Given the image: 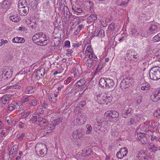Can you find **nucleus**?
I'll return each instance as SVG.
<instances>
[{"mask_svg":"<svg viewBox=\"0 0 160 160\" xmlns=\"http://www.w3.org/2000/svg\"><path fill=\"white\" fill-rule=\"evenodd\" d=\"M107 95V97L105 98V101L106 105L108 104V102H110L112 101V96L110 95H108L106 94Z\"/></svg>","mask_w":160,"mask_h":160,"instance_id":"f704fd0d","label":"nucleus"},{"mask_svg":"<svg viewBox=\"0 0 160 160\" xmlns=\"http://www.w3.org/2000/svg\"><path fill=\"white\" fill-rule=\"evenodd\" d=\"M133 112V109L131 108H129L127 109L122 111L121 115L122 117L126 118L127 117L128 114L132 113Z\"/></svg>","mask_w":160,"mask_h":160,"instance_id":"412c9836","label":"nucleus"},{"mask_svg":"<svg viewBox=\"0 0 160 160\" xmlns=\"http://www.w3.org/2000/svg\"><path fill=\"white\" fill-rule=\"evenodd\" d=\"M106 78H102L99 80V86L102 87H104L105 86Z\"/></svg>","mask_w":160,"mask_h":160,"instance_id":"2f4dec72","label":"nucleus"},{"mask_svg":"<svg viewBox=\"0 0 160 160\" xmlns=\"http://www.w3.org/2000/svg\"><path fill=\"white\" fill-rule=\"evenodd\" d=\"M13 0H4L1 5V7L5 9H7L10 6Z\"/></svg>","mask_w":160,"mask_h":160,"instance_id":"aec40b11","label":"nucleus"},{"mask_svg":"<svg viewBox=\"0 0 160 160\" xmlns=\"http://www.w3.org/2000/svg\"><path fill=\"white\" fill-rule=\"evenodd\" d=\"M158 29L157 26L154 24H152L149 27L148 33H153L156 32Z\"/></svg>","mask_w":160,"mask_h":160,"instance_id":"bb28decb","label":"nucleus"},{"mask_svg":"<svg viewBox=\"0 0 160 160\" xmlns=\"http://www.w3.org/2000/svg\"><path fill=\"white\" fill-rule=\"evenodd\" d=\"M88 55L89 57L90 58L96 59L97 58V56L95 55L93 51L91 53H88Z\"/></svg>","mask_w":160,"mask_h":160,"instance_id":"de8ad7c7","label":"nucleus"},{"mask_svg":"<svg viewBox=\"0 0 160 160\" xmlns=\"http://www.w3.org/2000/svg\"><path fill=\"white\" fill-rule=\"evenodd\" d=\"M88 4V5L84 7L83 11L85 13H92L94 11L93 3L90 1H89Z\"/></svg>","mask_w":160,"mask_h":160,"instance_id":"a211bd4d","label":"nucleus"},{"mask_svg":"<svg viewBox=\"0 0 160 160\" xmlns=\"http://www.w3.org/2000/svg\"><path fill=\"white\" fill-rule=\"evenodd\" d=\"M23 1L24 2H26L25 0H19L18 3V7L19 9L18 10V13L22 16H25L28 13L29 11V8L27 6H24L23 7H20L22 6V2Z\"/></svg>","mask_w":160,"mask_h":160,"instance_id":"39448f33","label":"nucleus"},{"mask_svg":"<svg viewBox=\"0 0 160 160\" xmlns=\"http://www.w3.org/2000/svg\"><path fill=\"white\" fill-rule=\"evenodd\" d=\"M137 157L138 159L140 160L145 159L146 158V155L145 154V152L142 151H140L139 152L138 154Z\"/></svg>","mask_w":160,"mask_h":160,"instance_id":"c85d7f7f","label":"nucleus"},{"mask_svg":"<svg viewBox=\"0 0 160 160\" xmlns=\"http://www.w3.org/2000/svg\"><path fill=\"white\" fill-rule=\"evenodd\" d=\"M134 82V79L131 77H127L124 79L120 83L121 88L123 91L125 90L127 88L132 85Z\"/></svg>","mask_w":160,"mask_h":160,"instance_id":"20e7f679","label":"nucleus"},{"mask_svg":"<svg viewBox=\"0 0 160 160\" xmlns=\"http://www.w3.org/2000/svg\"><path fill=\"white\" fill-rule=\"evenodd\" d=\"M138 115L135 114L132 118L128 120L127 121V124L128 125H130L136 123L139 120V118H138Z\"/></svg>","mask_w":160,"mask_h":160,"instance_id":"6ab92c4d","label":"nucleus"},{"mask_svg":"<svg viewBox=\"0 0 160 160\" xmlns=\"http://www.w3.org/2000/svg\"><path fill=\"white\" fill-rule=\"evenodd\" d=\"M71 79L72 78L71 77H68L67 79L64 81V84H68L71 82Z\"/></svg>","mask_w":160,"mask_h":160,"instance_id":"603ef678","label":"nucleus"},{"mask_svg":"<svg viewBox=\"0 0 160 160\" xmlns=\"http://www.w3.org/2000/svg\"><path fill=\"white\" fill-rule=\"evenodd\" d=\"M150 88V86L149 84H147L145 86H142L141 87V89L142 90H147Z\"/></svg>","mask_w":160,"mask_h":160,"instance_id":"79ce46f5","label":"nucleus"},{"mask_svg":"<svg viewBox=\"0 0 160 160\" xmlns=\"http://www.w3.org/2000/svg\"><path fill=\"white\" fill-rule=\"evenodd\" d=\"M20 39V37H15L13 38L12 40V41L13 43H19V40Z\"/></svg>","mask_w":160,"mask_h":160,"instance_id":"8fccbe9b","label":"nucleus"},{"mask_svg":"<svg viewBox=\"0 0 160 160\" xmlns=\"http://www.w3.org/2000/svg\"><path fill=\"white\" fill-rule=\"evenodd\" d=\"M47 122V120L45 119H44L42 117H40V116L38 117V120H37V122L36 123L40 122H41L42 124H45Z\"/></svg>","mask_w":160,"mask_h":160,"instance_id":"4c0bfd02","label":"nucleus"},{"mask_svg":"<svg viewBox=\"0 0 160 160\" xmlns=\"http://www.w3.org/2000/svg\"><path fill=\"white\" fill-rule=\"evenodd\" d=\"M65 47H69L70 46V42L68 40L65 41L64 45Z\"/></svg>","mask_w":160,"mask_h":160,"instance_id":"864d4df0","label":"nucleus"},{"mask_svg":"<svg viewBox=\"0 0 160 160\" xmlns=\"http://www.w3.org/2000/svg\"><path fill=\"white\" fill-rule=\"evenodd\" d=\"M84 26L82 25H79L77 28V29H78V30H79L80 31L83 28Z\"/></svg>","mask_w":160,"mask_h":160,"instance_id":"774afa93","label":"nucleus"},{"mask_svg":"<svg viewBox=\"0 0 160 160\" xmlns=\"http://www.w3.org/2000/svg\"><path fill=\"white\" fill-rule=\"evenodd\" d=\"M12 73V71L11 69L9 68L4 69L2 72L1 74L2 78L5 80L11 77Z\"/></svg>","mask_w":160,"mask_h":160,"instance_id":"0eeeda50","label":"nucleus"},{"mask_svg":"<svg viewBox=\"0 0 160 160\" xmlns=\"http://www.w3.org/2000/svg\"><path fill=\"white\" fill-rule=\"evenodd\" d=\"M129 0H116V3L119 6L125 7L128 5V2Z\"/></svg>","mask_w":160,"mask_h":160,"instance_id":"4be33fe9","label":"nucleus"},{"mask_svg":"<svg viewBox=\"0 0 160 160\" xmlns=\"http://www.w3.org/2000/svg\"><path fill=\"white\" fill-rule=\"evenodd\" d=\"M85 134V131L83 128H79L73 131L72 136L74 139L82 140Z\"/></svg>","mask_w":160,"mask_h":160,"instance_id":"423d86ee","label":"nucleus"},{"mask_svg":"<svg viewBox=\"0 0 160 160\" xmlns=\"http://www.w3.org/2000/svg\"><path fill=\"white\" fill-rule=\"evenodd\" d=\"M159 35V33L154 36L153 38V41L155 42L160 41V36Z\"/></svg>","mask_w":160,"mask_h":160,"instance_id":"58836bf2","label":"nucleus"},{"mask_svg":"<svg viewBox=\"0 0 160 160\" xmlns=\"http://www.w3.org/2000/svg\"><path fill=\"white\" fill-rule=\"evenodd\" d=\"M35 149L38 155L44 156L47 153V149L45 144L42 143L37 144Z\"/></svg>","mask_w":160,"mask_h":160,"instance_id":"7ed1b4c3","label":"nucleus"},{"mask_svg":"<svg viewBox=\"0 0 160 160\" xmlns=\"http://www.w3.org/2000/svg\"><path fill=\"white\" fill-rule=\"evenodd\" d=\"M98 32L99 29L98 30V29H97L95 31L93 34V35H94V36H99Z\"/></svg>","mask_w":160,"mask_h":160,"instance_id":"bf43d9fd","label":"nucleus"},{"mask_svg":"<svg viewBox=\"0 0 160 160\" xmlns=\"http://www.w3.org/2000/svg\"><path fill=\"white\" fill-rule=\"evenodd\" d=\"M19 43H24L25 40L24 38H20V39H19Z\"/></svg>","mask_w":160,"mask_h":160,"instance_id":"052dcab7","label":"nucleus"},{"mask_svg":"<svg viewBox=\"0 0 160 160\" xmlns=\"http://www.w3.org/2000/svg\"><path fill=\"white\" fill-rule=\"evenodd\" d=\"M36 70V72H35V78L37 80H39L44 76L45 73V69L42 68Z\"/></svg>","mask_w":160,"mask_h":160,"instance_id":"f8f14e48","label":"nucleus"},{"mask_svg":"<svg viewBox=\"0 0 160 160\" xmlns=\"http://www.w3.org/2000/svg\"><path fill=\"white\" fill-rule=\"evenodd\" d=\"M11 151H10L9 152V157L7 158L8 159L10 157L12 158V157H13V152L11 153Z\"/></svg>","mask_w":160,"mask_h":160,"instance_id":"338daca9","label":"nucleus"},{"mask_svg":"<svg viewBox=\"0 0 160 160\" xmlns=\"http://www.w3.org/2000/svg\"><path fill=\"white\" fill-rule=\"evenodd\" d=\"M14 104H12L11 105V106L9 107L8 110L9 111H11L13 110H14Z\"/></svg>","mask_w":160,"mask_h":160,"instance_id":"13d9d810","label":"nucleus"},{"mask_svg":"<svg viewBox=\"0 0 160 160\" xmlns=\"http://www.w3.org/2000/svg\"><path fill=\"white\" fill-rule=\"evenodd\" d=\"M53 97V96L52 95H50L48 98L49 101L51 102L52 103H54L56 102L57 99L56 98H52Z\"/></svg>","mask_w":160,"mask_h":160,"instance_id":"09e8293b","label":"nucleus"},{"mask_svg":"<svg viewBox=\"0 0 160 160\" xmlns=\"http://www.w3.org/2000/svg\"><path fill=\"white\" fill-rule=\"evenodd\" d=\"M137 138L140 141L141 143L142 144H146L147 142V138L145 133H138Z\"/></svg>","mask_w":160,"mask_h":160,"instance_id":"9b49d317","label":"nucleus"},{"mask_svg":"<svg viewBox=\"0 0 160 160\" xmlns=\"http://www.w3.org/2000/svg\"><path fill=\"white\" fill-rule=\"evenodd\" d=\"M107 95L105 93L104 95L102 94H97L95 97V99L97 100V102L101 104H105V98L107 97Z\"/></svg>","mask_w":160,"mask_h":160,"instance_id":"1a4fd4ad","label":"nucleus"},{"mask_svg":"<svg viewBox=\"0 0 160 160\" xmlns=\"http://www.w3.org/2000/svg\"><path fill=\"white\" fill-rule=\"evenodd\" d=\"M48 38L45 33L40 32L34 34L32 38V40L38 45L44 46L48 43L47 39Z\"/></svg>","mask_w":160,"mask_h":160,"instance_id":"f257e3e1","label":"nucleus"},{"mask_svg":"<svg viewBox=\"0 0 160 160\" xmlns=\"http://www.w3.org/2000/svg\"><path fill=\"white\" fill-rule=\"evenodd\" d=\"M102 127V124L101 122H98L96 123L93 127V129L96 132L101 131V128Z\"/></svg>","mask_w":160,"mask_h":160,"instance_id":"393cba45","label":"nucleus"},{"mask_svg":"<svg viewBox=\"0 0 160 160\" xmlns=\"http://www.w3.org/2000/svg\"><path fill=\"white\" fill-rule=\"evenodd\" d=\"M30 105L34 107L36 106L38 103V101L36 99H31Z\"/></svg>","mask_w":160,"mask_h":160,"instance_id":"e433bc0d","label":"nucleus"},{"mask_svg":"<svg viewBox=\"0 0 160 160\" xmlns=\"http://www.w3.org/2000/svg\"><path fill=\"white\" fill-rule=\"evenodd\" d=\"M150 149L152 150L154 152L157 151L158 147L156 146L155 144H152V145H150Z\"/></svg>","mask_w":160,"mask_h":160,"instance_id":"49530a36","label":"nucleus"},{"mask_svg":"<svg viewBox=\"0 0 160 160\" xmlns=\"http://www.w3.org/2000/svg\"><path fill=\"white\" fill-rule=\"evenodd\" d=\"M150 78L153 80H157L160 79V67L155 66L152 67L149 72Z\"/></svg>","mask_w":160,"mask_h":160,"instance_id":"f03ea898","label":"nucleus"},{"mask_svg":"<svg viewBox=\"0 0 160 160\" xmlns=\"http://www.w3.org/2000/svg\"><path fill=\"white\" fill-rule=\"evenodd\" d=\"M86 128L87 129V130L86 131V134H90L92 130V127L90 124H87L86 126Z\"/></svg>","mask_w":160,"mask_h":160,"instance_id":"ea45409f","label":"nucleus"},{"mask_svg":"<svg viewBox=\"0 0 160 160\" xmlns=\"http://www.w3.org/2000/svg\"><path fill=\"white\" fill-rule=\"evenodd\" d=\"M85 151L86 154L85 155H87L88 156H90L91 153V150L90 148L89 147H87L85 149Z\"/></svg>","mask_w":160,"mask_h":160,"instance_id":"37998d69","label":"nucleus"},{"mask_svg":"<svg viewBox=\"0 0 160 160\" xmlns=\"http://www.w3.org/2000/svg\"><path fill=\"white\" fill-rule=\"evenodd\" d=\"M105 87L107 88H111V89L114 88L115 87V83L113 80L110 78H106Z\"/></svg>","mask_w":160,"mask_h":160,"instance_id":"4468645a","label":"nucleus"},{"mask_svg":"<svg viewBox=\"0 0 160 160\" xmlns=\"http://www.w3.org/2000/svg\"><path fill=\"white\" fill-rule=\"evenodd\" d=\"M127 57H129L131 59H134V60H137L138 59L139 55L135 51L132 50H129L127 54Z\"/></svg>","mask_w":160,"mask_h":160,"instance_id":"f3484780","label":"nucleus"},{"mask_svg":"<svg viewBox=\"0 0 160 160\" xmlns=\"http://www.w3.org/2000/svg\"><path fill=\"white\" fill-rule=\"evenodd\" d=\"M10 19L13 22H18L20 20V18L18 17L16 15L11 16L10 17Z\"/></svg>","mask_w":160,"mask_h":160,"instance_id":"7c9ffc66","label":"nucleus"},{"mask_svg":"<svg viewBox=\"0 0 160 160\" xmlns=\"http://www.w3.org/2000/svg\"><path fill=\"white\" fill-rule=\"evenodd\" d=\"M39 116V115L37 113H33L30 115V120L34 121L37 122L38 118Z\"/></svg>","mask_w":160,"mask_h":160,"instance_id":"cd10ccee","label":"nucleus"},{"mask_svg":"<svg viewBox=\"0 0 160 160\" xmlns=\"http://www.w3.org/2000/svg\"><path fill=\"white\" fill-rule=\"evenodd\" d=\"M25 136V134L24 133H22L21 135L18 137L19 140H21Z\"/></svg>","mask_w":160,"mask_h":160,"instance_id":"e2e57ef3","label":"nucleus"},{"mask_svg":"<svg viewBox=\"0 0 160 160\" xmlns=\"http://www.w3.org/2000/svg\"><path fill=\"white\" fill-rule=\"evenodd\" d=\"M72 9L75 12L78 13L82 12V10L81 8L77 7L75 5H73L72 7Z\"/></svg>","mask_w":160,"mask_h":160,"instance_id":"c756f323","label":"nucleus"},{"mask_svg":"<svg viewBox=\"0 0 160 160\" xmlns=\"http://www.w3.org/2000/svg\"><path fill=\"white\" fill-rule=\"evenodd\" d=\"M11 95L9 94L4 95L1 98V101L4 104H6L7 102L10 99V97Z\"/></svg>","mask_w":160,"mask_h":160,"instance_id":"b1692460","label":"nucleus"},{"mask_svg":"<svg viewBox=\"0 0 160 160\" xmlns=\"http://www.w3.org/2000/svg\"><path fill=\"white\" fill-rule=\"evenodd\" d=\"M86 82L84 78L80 79L78 81L76 82L77 85L78 86H81L83 85Z\"/></svg>","mask_w":160,"mask_h":160,"instance_id":"473e14b6","label":"nucleus"},{"mask_svg":"<svg viewBox=\"0 0 160 160\" xmlns=\"http://www.w3.org/2000/svg\"><path fill=\"white\" fill-rule=\"evenodd\" d=\"M91 48V46L90 45H88L85 51L86 53L88 54L87 53H91V52H92L93 51L92 49Z\"/></svg>","mask_w":160,"mask_h":160,"instance_id":"c03bdc74","label":"nucleus"},{"mask_svg":"<svg viewBox=\"0 0 160 160\" xmlns=\"http://www.w3.org/2000/svg\"><path fill=\"white\" fill-rule=\"evenodd\" d=\"M142 101V97L140 96L138 97L137 98V102L138 104H140Z\"/></svg>","mask_w":160,"mask_h":160,"instance_id":"5fc2aeb1","label":"nucleus"},{"mask_svg":"<svg viewBox=\"0 0 160 160\" xmlns=\"http://www.w3.org/2000/svg\"><path fill=\"white\" fill-rule=\"evenodd\" d=\"M63 119L62 117H61L55 119L52 121L50 125L49 128L51 130H53L54 129L55 126L58 125L62 122Z\"/></svg>","mask_w":160,"mask_h":160,"instance_id":"ddd939ff","label":"nucleus"},{"mask_svg":"<svg viewBox=\"0 0 160 160\" xmlns=\"http://www.w3.org/2000/svg\"><path fill=\"white\" fill-rule=\"evenodd\" d=\"M99 36L102 37V36H105L104 35V31L102 29H101L100 30L99 29Z\"/></svg>","mask_w":160,"mask_h":160,"instance_id":"3c124183","label":"nucleus"},{"mask_svg":"<svg viewBox=\"0 0 160 160\" xmlns=\"http://www.w3.org/2000/svg\"><path fill=\"white\" fill-rule=\"evenodd\" d=\"M97 15L96 14H91L88 17L87 22L89 24L93 23L97 19Z\"/></svg>","mask_w":160,"mask_h":160,"instance_id":"5701e85b","label":"nucleus"},{"mask_svg":"<svg viewBox=\"0 0 160 160\" xmlns=\"http://www.w3.org/2000/svg\"><path fill=\"white\" fill-rule=\"evenodd\" d=\"M87 116L84 113H82L80 118H77L76 119V122L78 124H83L87 121Z\"/></svg>","mask_w":160,"mask_h":160,"instance_id":"2eb2a0df","label":"nucleus"},{"mask_svg":"<svg viewBox=\"0 0 160 160\" xmlns=\"http://www.w3.org/2000/svg\"><path fill=\"white\" fill-rule=\"evenodd\" d=\"M130 31L132 35L134 36H138L139 34V31H138V29L137 28L134 27L130 29Z\"/></svg>","mask_w":160,"mask_h":160,"instance_id":"a878e982","label":"nucleus"},{"mask_svg":"<svg viewBox=\"0 0 160 160\" xmlns=\"http://www.w3.org/2000/svg\"><path fill=\"white\" fill-rule=\"evenodd\" d=\"M5 130H2V129H0V134L1 135H5Z\"/></svg>","mask_w":160,"mask_h":160,"instance_id":"69168bd1","label":"nucleus"},{"mask_svg":"<svg viewBox=\"0 0 160 160\" xmlns=\"http://www.w3.org/2000/svg\"><path fill=\"white\" fill-rule=\"evenodd\" d=\"M31 99V98L30 96L23 97L22 99L21 102L22 103H24L25 102H28Z\"/></svg>","mask_w":160,"mask_h":160,"instance_id":"72a5a7b5","label":"nucleus"},{"mask_svg":"<svg viewBox=\"0 0 160 160\" xmlns=\"http://www.w3.org/2000/svg\"><path fill=\"white\" fill-rule=\"evenodd\" d=\"M115 24L114 23H111L108 26V28L111 31H114L115 29Z\"/></svg>","mask_w":160,"mask_h":160,"instance_id":"a18cd8bd","label":"nucleus"},{"mask_svg":"<svg viewBox=\"0 0 160 160\" xmlns=\"http://www.w3.org/2000/svg\"><path fill=\"white\" fill-rule=\"evenodd\" d=\"M150 99L154 102H156L160 100V90H157L150 96Z\"/></svg>","mask_w":160,"mask_h":160,"instance_id":"9d476101","label":"nucleus"},{"mask_svg":"<svg viewBox=\"0 0 160 160\" xmlns=\"http://www.w3.org/2000/svg\"><path fill=\"white\" fill-rule=\"evenodd\" d=\"M105 117L108 119L117 118L119 116L118 113L115 110L107 111L104 114Z\"/></svg>","mask_w":160,"mask_h":160,"instance_id":"6e6552de","label":"nucleus"},{"mask_svg":"<svg viewBox=\"0 0 160 160\" xmlns=\"http://www.w3.org/2000/svg\"><path fill=\"white\" fill-rule=\"evenodd\" d=\"M42 107L44 108H47L48 107V104L45 102H44L42 105Z\"/></svg>","mask_w":160,"mask_h":160,"instance_id":"4d7b16f0","label":"nucleus"},{"mask_svg":"<svg viewBox=\"0 0 160 160\" xmlns=\"http://www.w3.org/2000/svg\"><path fill=\"white\" fill-rule=\"evenodd\" d=\"M34 92L33 90V87L29 86L26 89L25 92L26 94H30Z\"/></svg>","mask_w":160,"mask_h":160,"instance_id":"c9c22d12","label":"nucleus"},{"mask_svg":"<svg viewBox=\"0 0 160 160\" xmlns=\"http://www.w3.org/2000/svg\"><path fill=\"white\" fill-rule=\"evenodd\" d=\"M12 88H15V89H17L20 88V86L18 85H12Z\"/></svg>","mask_w":160,"mask_h":160,"instance_id":"0e129e2a","label":"nucleus"},{"mask_svg":"<svg viewBox=\"0 0 160 160\" xmlns=\"http://www.w3.org/2000/svg\"><path fill=\"white\" fill-rule=\"evenodd\" d=\"M24 72L27 74L28 72H30V69L28 68H26L24 69Z\"/></svg>","mask_w":160,"mask_h":160,"instance_id":"680f3d73","label":"nucleus"},{"mask_svg":"<svg viewBox=\"0 0 160 160\" xmlns=\"http://www.w3.org/2000/svg\"><path fill=\"white\" fill-rule=\"evenodd\" d=\"M128 153V149L127 148H122L116 154L117 157L119 158H122L126 156Z\"/></svg>","mask_w":160,"mask_h":160,"instance_id":"dca6fc26","label":"nucleus"},{"mask_svg":"<svg viewBox=\"0 0 160 160\" xmlns=\"http://www.w3.org/2000/svg\"><path fill=\"white\" fill-rule=\"evenodd\" d=\"M86 104V102L84 101H83L80 102L77 105V106L79 108V109H81L82 108L84 107Z\"/></svg>","mask_w":160,"mask_h":160,"instance_id":"a19ab883","label":"nucleus"},{"mask_svg":"<svg viewBox=\"0 0 160 160\" xmlns=\"http://www.w3.org/2000/svg\"><path fill=\"white\" fill-rule=\"evenodd\" d=\"M36 24V22H33V23H30V26H29V27L31 28H36V27L35 26V25Z\"/></svg>","mask_w":160,"mask_h":160,"instance_id":"6e6d98bb","label":"nucleus"}]
</instances>
